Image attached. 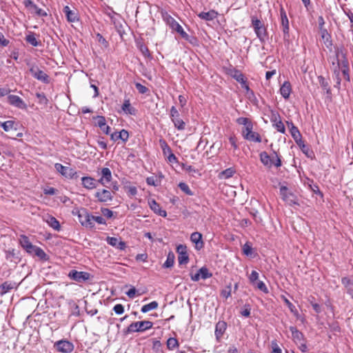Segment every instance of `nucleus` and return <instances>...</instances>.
I'll return each instance as SVG.
<instances>
[{
  "label": "nucleus",
  "instance_id": "f257e3e1",
  "mask_svg": "<svg viewBox=\"0 0 353 353\" xmlns=\"http://www.w3.org/2000/svg\"><path fill=\"white\" fill-rule=\"evenodd\" d=\"M20 245L30 254H34L40 259L47 260V254L39 247L32 245L30 241L28 236L25 234H21L19 239Z\"/></svg>",
  "mask_w": 353,
  "mask_h": 353
},
{
  "label": "nucleus",
  "instance_id": "f03ea898",
  "mask_svg": "<svg viewBox=\"0 0 353 353\" xmlns=\"http://www.w3.org/2000/svg\"><path fill=\"white\" fill-rule=\"evenodd\" d=\"M161 16L163 21L169 27L179 33L183 39L192 43L190 35L184 31L182 26L166 11L161 12Z\"/></svg>",
  "mask_w": 353,
  "mask_h": 353
},
{
  "label": "nucleus",
  "instance_id": "7ed1b4c3",
  "mask_svg": "<svg viewBox=\"0 0 353 353\" xmlns=\"http://www.w3.org/2000/svg\"><path fill=\"white\" fill-rule=\"evenodd\" d=\"M153 323L150 321L133 322L123 330V334L128 335L134 332H143L152 328Z\"/></svg>",
  "mask_w": 353,
  "mask_h": 353
},
{
  "label": "nucleus",
  "instance_id": "20e7f679",
  "mask_svg": "<svg viewBox=\"0 0 353 353\" xmlns=\"http://www.w3.org/2000/svg\"><path fill=\"white\" fill-rule=\"evenodd\" d=\"M279 193L283 201L290 205H299L296 195L289 191L287 186L281 185L279 188Z\"/></svg>",
  "mask_w": 353,
  "mask_h": 353
},
{
  "label": "nucleus",
  "instance_id": "39448f33",
  "mask_svg": "<svg viewBox=\"0 0 353 353\" xmlns=\"http://www.w3.org/2000/svg\"><path fill=\"white\" fill-rule=\"evenodd\" d=\"M170 118L175 128L179 131L185 130V123L181 119L180 113L175 106H172L170 110Z\"/></svg>",
  "mask_w": 353,
  "mask_h": 353
},
{
  "label": "nucleus",
  "instance_id": "423d86ee",
  "mask_svg": "<svg viewBox=\"0 0 353 353\" xmlns=\"http://www.w3.org/2000/svg\"><path fill=\"white\" fill-rule=\"evenodd\" d=\"M29 71L31 75L37 80L40 81L46 84L50 83L49 76L46 72L40 70L37 65H31Z\"/></svg>",
  "mask_w": 353,
  "mask_h": 353
},
{
  "label": "nucleus",
  "instance_id": "0eeeda50",
  "mask_svg": "<svg viewBox=\"0 0 353 353\" xmlns=\"http://www.w3.org/2000/svg\"><path fill=\"white\" fill-rule=\"evenodd\" d=\"M68 276L77 283H84L90 279L91 274L87 272L72 270L69 272Z\"/></svg>",
  "mask_w": 353,
  "mask_h": 353
},
{
  "label": "nucleus",
  "instance_id": "6e6552de",
  "mask_svg": "<svg viewBox=\"0 0 353 353\" xmlns=\"http://www.w3.org/2000/svg\"><path fill=\"white\" fill-rule=\"evenodd\" d=\"M78 216L79 222L83 226L89 228L94 227L93 215L89 213L86 209H82L81 212L79 213Z\"/></svg>",
  "mask_w": 353,
  "mask_h": 353
},
{
  "label": "nucleus",
  "instance_id": "1a4fd4ad",
  "mask_svg": "<svg viewBox=\"0 0 353 353\" xmlns=\"http://www.w3.org/2000/svg\"><path fill=\"white\" fill-rule=\"evenodd\" d=\"M54 168L59 173L67 179H74L77 174V172L74 169L64 166L59 163L54 164Z\"/></svg>",
  "mask_w": 353,
  "mask_h": 353
},
{
  "label": "nucleus",
  "instance_id": "9d476101",
  "mask_svg": "<svg viewBox=\"0 0 353 353\" xmlns=\"http://www.w3.org/2000/svg\"><path fill=\"white\" fill-rule=\"evenodd\" d=\"M280 16H281V25L282 31L283 33V37L285 39H289L290 37V27L289 20L287 17L286 12L283 7L280 8Z\"/></svg>",
  "mask_w": 353,
  "mask_h": 353
},
{
  "label": "nucleus",
  "instance_id": "9b49d317",
  "mask_svg": "<svg viewBox=\"0 0 353 353\" xmlns=\"http://www.w3.org/2000/svg\"><path fill=\"white\" fill-rule=\"evenodd\" d=\"M94 197L99 203H108L112 201L114 196L110 190L99 189L94 193Z\"/></svg>",
  "mask_w": 353,
  "mask_h": 353
},
{
  "label": "nucleus",
  "instance_id": "f8f14e48",
  "mask_svg": "<svg viewBox=\"0 0 353 353\" xmlns=\"http://www.w3.org/2000/svg\"><path fill=\"white\" fill-rule=\"evenodd\" d=\"M270 121L278 132L282 134L285 133V125L281 119L280 114L276 111L271 110Z\"/></svg>",
  "mask_w": 353,
  "mask_h": 353
},
{
  "label": "nucleus",
  "instance_id": "ddd939ff",
  "mask_svg": "<svg viewBox=\"0 0 353 353\" xmlns=\"http://www.w3.org/2000/svg\"><path fill=\"white\" fill-rule=\"evenodd\" d=\"M178 253V262L181 265H186L189 262V255L187 250V246L183 244H179L176 247Z\"/></svg>",
  "mask_w": 353,
  "mask_h": 353
},
{
  "label": "nucleus",
  "instance_id": "4468645a",
  "mask_svg": "<svg viewBox=\"0 0 353 353\" xmlns=\"http://www.w3.org/2000/svg\"><path fill=\"white\" fill-rule=\"evenodd\" d=\"M55 347L59 352L62 353H70L74 350L73 343L66 340L57 341L55 343Z\"/></svg>",
  "mask_w": 353,
  "mask_h": 353
},
{
  "label": "nucleus",
  "instance_id": "2eb2a0df",
  "mask_svg": "<svg viewBox=\"0 0 353 353\" xmlns=\"http://www.w3.org/2000/svg\"><path fill=\"white\" fill-rule=\"evenodd\" d=\"M112 179V172L108 168H103L101 170V177L98 179L99 184L104 187H107V184L109 183Z\"/></svg>",
  "mask_w": 353,
  "mask_h": 353
},
{
  "label": "nucleus",
  "instance_id": "dca6fc26",
  "mask_svg": "<svg viewBox=\"0 0 353 353\" xmlns=\"http://www.w3.org/2000/svg\"><path fill=\"white\" fill-rule=\"evenodd\" d=\"M190 241L194 244V248L199 251L204 247L203 236L199 232H194L190 235Z\"/></svg>",
  "mask_w": 353,
  "mask_h": 353
},
{
  "label": "nucleus",
  "instance_id": "f3484780",
  "mask_svg": "<svg viewBox=\"0 0 353 353\" xmlns=\"http://www.w3.org/2000/svg\"><path fill=\"white\" fill-rule=\"evenodd\" d=\"M8 103L16 108L19 109H26L27 108V105L23 101L21 98H20L17 95L10 94L8 97Z\"/></svg>",
  "mask_w": 353,
  "mask_h": 353
},
{
  "label": "nucleus",
  "instance_id": "a211bd4d",
  "mask_svg": "<svg viewBox=\"0 0 353 353\" xmlns=\"http://www.w3.org/2000/svg\"><path fill=\"white\" fill-rule=\"evenodd\" d=\"M148 205H149L150 209L157 215L162 216V217L167 216L166 211L163 210L161 208L160 205L154 199L149 200Z\"/></svg>",
  "mask_w": 353,
  "mask_h": 353
},
{
  "label": "nucleus",
  "instance_id": "6ab92c4d",
  "mask_svg": "<svg viewBox=\"0 0 353 353\" xmlns=\"http://www.w3.org/2000/svg\"><path fill=\"white\" fill-rule=\"evenodd\" d=\"M106 242L112 247L120 250H124L126 248V243L117 237L108 236Z\"/></svg>",
  "mask_w": 353,
  "mask_h": 353
},
{
  "label": "nucleus",
  "instance_id": "aec40b11",
  "mask_svg": "<svg viewBox=\"0 0 353 353\" xmlns=\"http://www.w3.org/2000/svg\"><path fill=\"white\" fill-rule=\"evenodd\" d=\"M81 183L84 188L87 190H93L97 187L98 180L91 176H83L81 178Z\"/></svg>",
  "mask_w": 353,
  "mask_h": 353
},
{
  "label": "nucleus",
  "instance_id": "412c9836",
  "mask_svg": "<svg viewBox=\"0 0 353 353\" xmlns=\"http://www.w3.org/2000/svg\"><path fill=\"white\" fill-rule=\"evenodd\" d=\"M63 12L65 13L68 21L74 23L79 21V18L78 13L74 10H70L68 6H65L63 8Z\"/></svg>",
  "mask_w": 353,
  "mask_h": 353
},
{
  "label": "nucleus",
  "instance_id": "4be33fe9",
  "mask_svg": "<svg viewBox=\"0 0 353 353\" xmlns=\"http://www.w3.org/2000/svg\"><path fill=\"white\" fill-rule=\"evenodd\" d=\"M279 92L285 99H289L292 92V85L289 81H285L283 82L280 88Z\"/></svg>",
  "mask_w": 353,
  "mask_h": 353
},
{
  "label": "nucleus",
  "instance_id": "5701e85b",
  "mask_svg": "<svg viewBox=\"0 0 353 353\" xmlns=\"http://www.w3.org/2000/svg\"><path fill=\"white\" fill-rule=\"evenodd\" d=\"M111 139L114 141H117L119 139L122 140L123 142H126L129 138V133L126 130H121L119 132H115L110 134Z\"/></svg>",
  "mask_w": 353,
  "mask_h": 353
},
{
  "label": "nucleus",
  "instance_id": "b1692460",
  "mask_svg": "<svg viewBox=\"0 0 353 353\" xmlns=\"http://www.w3.org/2000/svg\"><path fill=\"white\" fill-rule=\"evenodd\" d=\"M136 46L141 52L143 57L148 58L150 60L152 59V56L151 55L148 48L143 43L141 40L136 41Z\"/></svg>",
  "mask_w": 353,
  "mask_h": 353
},
{
  "label": "nucleus",
  "instance_id": "393cba45",
  "mask_svg": "<svg viewBox=\"0 0 353 353\" xmlns=\"http://www.w3.org/2000/svg\"><path fill=\"white\" fill-rule=\"evenodd\" d=\"M45 221L50 228H52L54 230L60 231L61 225L59 221L54 216L48 214L45 219Z\"/></svg>",
  "mask_w": 353,
  "mask_h": 353
},
{
  "label": "nucleus",
  "instance_id": "a878e982",
  "mask_svg": "<svg viewBox=\"0 0 353 353\" xmlns=\"http://www.w3.org/2000/svg\"><path fill=\"white\" fill-rule=\"evenodd\" d=\"M97 125L100 128V129L105 134H110V128L109 125L106 124L105 119L103 116H97Z\"/></svg>",
  "mask_w": 353,
  "mask_h": 353
},
{
  "label": "nucleus",
  "instance_id": "bb28decb",
  "mask_svg": "<svg viewBox=\"0 0 353 353\" xmlns=\"http://www.w3.org/2000/svg\"><path fill=\"white\" fill-rule=\"evenodd\" d=\"M121 109L126 114L134 115L136 114V109L131 105L129 98H125Z\"/></svg>",
  "mask_w": 353,
  "mask_h": 353
},
{
  "label": "nucleus",
  "instance_id": "cd10ccee",
  "mask_svg": "<svg viewBox=\"0 0 353 353\" xmlns=\"http://www.w3.org/2000/svg\"><path fill=\"white\" fill-rule=\"evenodd\" d=\"M228 74L239 83H241L245 79L243 74L239 70L234 68L229 69Z\"/></svg>",
  "mask_w": 353,
  "mask_h": 353
},
{
  "label": "nucleus",
  "instance_id": "c85d7f7f",
  "mask_svg": "<svg viewBox=\"0 0 353 353\" xmlns=\"http://www.w3.org/2000/svg\"><path fill=\"white\" fill-rule=\"evenodd\" d=\"M218 16V12L214 10H210L208 12H201L198 14V17L205 21H212Z\"/></svg>",
  "mask_w": 353,
  "mask_h": 353
},
{
  "label": "nucleus",
  "instance_id": "c756f323",
  "mask_svg": "<svg viewBox=\"0 0 353 353\" xmlns=\"http://www.w3.org/2000/svg\"><path fill=\"white\" fill-rule=\"evenodd\" d=\"M290 133L296 143L299 147H301V143H303V141L301 140V134L297 127L294 126L292 123H291L290 128Z\"/></svg>",
  "mask_w": 353,
  "mask_h": 353
},
{
  "label": "nucleus",
  "instance_id": "7c9ffc66",
  "mask_svg": "<svg viewBox=\"0 0 353 353\" xmlns=\"http://www.w3.org/2000/svg\"><path fill=\"white\" fill-rule=\"evenodd\" d=\"M242 252L244 255L250 258H254L256 255V253L252 248V243L248 241L242 246Z\"/></svg>",
  "mask_w": 353,
  "mask_h": 353
},
{
  "label": "nucleus",
  "instance_id": "2f4dec72",
  "mask_svg": "<svg viewBox=\"0 0 353 353\" xmlns=\"http://www.w3.org/2000/svg\"><path fill=\"white\" fill-rule=\"evenodd\" d=\"M289 329L295 342H301L305 340L303 334L300 332L296 327L290 326Z\"/></svg>",
  "mask_w": 353,
  "mask_h": 353
},
{
  "label": "nucleus",
  "instance_id": "473e14b6",
  "mask_svg": "<svg viewBox=\"0 0 353 353\" xmlns=\"http://www.w3.org/2000/svg\"><path fill=\"white\" fill-rule=\"evenodd\" d=\"M15 288V283L10 281H6L0 285V296H3L10 290Z\"/></svg>",
  "mask_w": 353,
  "mask_h": 353
},
{
  "label": "nucleus",
  "instance_id": "72a5a7b5",
  "mask_svg": "<svg viewBox=\"0 0 353 353\" xmlns=\"http://www.w3.org/2000/svg\"><path fill=\"white\" fill-rule=\"evenodd\" d=\"M261 163L266 167L271 168L273 165V160L266 152H261L259 154Z\"/></svg>",
  "mask_w": 353,
  "mask_h": 353
},
{
  "label": "nucleus",
  "instance_id": "f704fd0d",
  "mask_svg": "<svg viewBox=\"0 0 353 353\" xmlns=\"http://www.w3.org/2000/svg\"><path fill=\"white\" fill-rule=\"evenodd\" d=\"M254 32L261 43H265L267 38V30L264 25L260 26L259 29L254 30Z\"/></svg>",
  "mask_w": 353,
  "mask_h": 353
},
{
  "label": "nucleus",
  "instance_id": "c9c22d12",
  "mask_svg": "<svg viewBox=\"0 0 353 353\" xmlns=\"http://www.w3.org/2000/svg\"><path fill=\"white\" fill-rule=\"evenodd\" d=\"M175 256L174 254L170 251L168 252L167 255V258L164 263L163 264V268H170L174 265V263Z\"/></svg>",
  "mask_w": 353,
  "mask_h": 353
},
{
  "label": "nucleus",
  "instance_id": "e433bc0d",
  "mask_svg": "<svg viewBox=\"0 0 353 353\" xmlns=\"http://www.w3.org/2000/svg\"><path fill=\"white\" fill-rule=\"evenodd\" d=\"M226 330V323L225 322H219L215 327V336L217 339L221 337Z\"/></svg>",
  "mask_w": 353,
  "mask_h": 353
},
{
  "label": "nucleus",
  "instance_id": "4c0bfd02",
  "mask_svg": "<svg viewBox=\"0 0 353 353\" xmlns=\"http://www.w3.org/2000/svg\"><path fill=\"white\" fill-rule=\"evenodd\" d=\"M320 32L321 38L323 40L326 47L329 48L330 46H332L331 35L328 33L327 30L325 29L320 30Z\"/></svg>",
  "mask_w": 353,
  "mask_h": 353
},
{
  "label": "nucleus",
  "instance_id": "58836bf2",
  "mask_svg": "<svg viewBox=\"0 0 353 353\" xmlns=\"http://www.w3.org/2000/svg\"><path fill=\"white\" fill-rule=\"evenodd\" d=\"M26 41L34 47H37L40 45V42L37 41L35 34L33 32H30L26 35Z\"/></svg>",
  "mask_w": 353,
  "mask_h": 353
},
{
  "label": "nucleus",
  "instance_id": "ea45409f",
  "mask_svg": "<svg viewBox=\"0 0 353 353\" xmlns=\"http://www.w3.org/2000/svg\"><path fill=\"white\" fill-rule=\"evenodd\" d=\"M159 304L156 301H152L148 304H145L141 307V311L143 313H146L150 310H155L157 308Z\"/></svg>",
  "mask_w": 353,
  "mask_h": 353
},
{
  "label": "nucleus",
  "instance_id": "a19ab883",
  "mask_svg": "<svg viewBox=\"0 0 353 353\" xmlns=\"http://www.w3.org/2000/svg\"><path fill=\"white\" fill-rule=\"evenodd\" d=\"M159 144H160V146L162 150L163 155H167V154L172 152L170 147L168 145L167 142L163 139H159Z\"/></svg>",
  "mask_w": 353,
  "mask_h": 353
},
{
  "label": "nucleus",
  "instance_id": "79ce46f5",
  "mask_svg": "<svg viewBox=\"0 0 353 353\" xmlns=\"http://www.w3.org/2000/svg\"><path fill=\"white\" fill-rule=\"evenodd\" d=\"M336 65L333 68V73L334 76H340L341 72V68L340 66L339 49L336 50Z\"/></svg>",
  "mask_w": 353,
  "mask_h": 353
},
{
  "label": "nucleus",
  "instance_id": "37998d69",
  "mask_svg": "<svg viewBox=\"0 0 353 353\" xmlns=\"http://www.w3.org/2000/svg\"><path fill=\"white\" fill-rule=\"evenodd\" d=\"M245 139L256 143L261 142V137L259 134L253 131L248 137H246Z\"/></svg>",
  "mask_w": 353,
  "mask_h": 353
},
{
  "label": "nucleus",
  "instance_id": "c03bdc74",
  "mask_svg": "<svg viewBox=\"0 0 353 353\" xmlns=\"http://www.w3.org/2000/svg\"><path fill=\"white\" fill-rule=\"evenodd\" d=\"M319 81L321 88L326 91V93L330 94L331 90L327 81H326L323 77L320 76L319 77Z\"/></svg>",
  "mask_w": 353,
  "mask_h": 353
},
{
  "label": "nucleus",
  "instance_id": "a18cd8bd",
  "mask_svg": "<svg viewBox=\"0 0 353 353\" xmlns=\"http://www.w3.org/2000/svg\"><path fill=\"white\" fill-rule=\"evenodd\" d=\"M199 272L200 274L201 279L205 280L212 277V274L210 273L208 269L206 267H202L199 270Z\"/></svg>",
  "mask_w": 353,
  "mask_h": 353
},
{
  "label": "nucleus",
  "instance_id": "49530a36",
  "mask_svg": "<svg viewBox=\"0 0 353 353\" xmlns=\"http://www.w3.org/2000/svg\"><path fill=\"white\" fill-rule=\"evenodd\" d=\"M14 122L13 121H6L4 122H0V126L6 132H9L14 128Z\"/></svg>",
  "mask_w": 353,
  "mask_h": 353
},
{
  "label": "nucleus",
  "instance_id": "de8ad7c7",
  "mask_svg": "<svg viewBox=\"0 0 353 353\" xmlns=\"http://www.w3.org/2000/svg\"><path fill=\"white\" fill-rule=\"evenodd\" d=\"M341 54L343 59L340 61V66L341 70L349 69V62L346 57V54L343 53L342 50H339V54Z\"/></svg>",
  "mask_w": 353,
  "mask_h": 353
},
{
  "label": "nucleus",
  "instance_id": "09e8293b",
  "mask_svg": "<svg viewBox=\"0 0 353 353\" xmlns=\"http://www.w3.org/2000/svg\"><path fill=\"white\" fill-rule=\"evenodd\" d=\"M179 188L181 191L185 193L188 196H192L194 194L193 192L190 190V187L188 184L184 182H180L178 185Z\"/></svg>",
  "mask_w": 353,
  "mask_h": 353
},
{
  "label": "nucleus",
  "instance_id": "8fccbe9b",
  "mask_svg": "<svg viewBox=\"0 0 353 353\" xmlns=\"http://www.w3.org/2000/svg\"><path fill=\"white\" fill-rule=\"evenodd\" d=\"M179 346V343L176 339L170 337L167 341V347L169 350H173Z\"/></svg>",
  "mask_w": 353,
  "mask_h": 353
},
{
  "label": "nucleus",
  "instance_id": "3c124183",
  "mask_svg": "<svg viewBox=\"0 0 353 353\" xmlns=\"http://www.w3.org/2000/svg\"><path fill=\"white\" fill-rule=\"evenodd\" d=\"M234 173H235V171L234 170V169L232 168H227L225 170L222 171L221 172V175L224 179H229V178L232 177Z\"/></svg>",
  "mask_w": 353,
  "mask_h": 353
},
{
  "label": "nucleus",
  "instance_id": "603ef678",
  "mask_svg": "<svg viewBox=\"0 0 353 353\" xmlns=\"http://www.w3.org/2000/svg\"><path fill=\"white\" fill-rule=\"evenodd\" d=\"M239 83L241 84V88H243L250 96L254 97V92L250 88L248 84L247 83L246 79H245Z\"/></svg>",
  "mask_w": 353,
  "mask_h": 353
},
{
  "label": "nucleus",
  "instance_id": "864d4df0",
  "mask_svg": "<svg viewBox=\"0 0 353 353\" xmlns=\"http://www.w3.org/2000/svg\"><path fill=\"white\" fill-rule=\"evenodd\" d=\"M252 129H253L252 123H250L248 125L245 126L244 130L242 131V135L244 139L246 137H248L252 132Z\"/></svg>",
  "mask_w": 353,
  "mask_h": 353
},
{
  "label": "nucleus",
  "instance_id": "5fc2aeb1",
  "mask_svg": "<svg viewBox=\"0 0 353 353\" xmlns=\"http://www.w3.org/2000/svg\"><path fill=\"white\" fill-rule=\"evenodd\" d=\"M272 351L271 353H282L281 348L279 346L276 341H272L271 342Z\"/></svg>",
  "mask_w": 353,
  "mask_h": 353
},
{
  "label": "nucleus",
  "instance_id": "6e6d98bb",
  "mask_svg": "<svg viewBox=\"0 0 353 353\" xmlns=\"http://www.w3.org/2000/svg\"><path fill=\"white\" fill-rule=\"evenodd\" d=\"M146 183L148 185H152L157 187L159 185L160 181L157 182L155 176H148L146 178Z\"/></svg>",
  "mask_w": 353,
  "mask_h": 353
},
{
  "label": "nucleus",
  "instance_id": "4d7b16f0",
  "mask_svg": "<svg viewBox=\"0 0 353 353\" xmlns=\"http://www.w3.org/2000/svg\"><path fill=\"white\" fill-rule=\"evenodd\" d=\"M113 311L117 314L121 315V314H123V312H124V306L121 303L116 304L113 307Z\"/></svg>",
  "mask_w": 353,
  "mask_h": 353
},
{
  "label": "nucleus",
  "instance_id": "13d9d810",
  "mask_svg": "<svg viewBox=\"0 0 353 353\" xmlns=\"http://www.w3.org/2000/svg\"><path fill=\"white\" fill-rule=\"evenodd\" d=\"M252 25L254 28V30L256 29H259L260 26H263L261 21L255 17H252Z\"/></svg>",
  "mask_w": 353,
  "mask_h": 353
},
{
  "label": "nucleus",
  "instance_id": "bf43d9fd",
  "mask_svg": "<svg viewBox=\"0 0 353 353\" xmlns=\"http://www.w3.org/2000/svg\"><path fill=\"white\" fill-rule=\"evenodd\" d=\"M251 312V306L250 304H245L244 309L241 311V314L245 317H249Z\"/></svg>",
  "mask_w": 353,
  "mask_h": 353
},
{
  "label": "nucleus",
  "instance_id": "052dcab7",
  "mask_svg": "<svg viewBox=\"0 0 353 353\" xmlns=\"http://www.w3.org/2000/svg\"><path fill=\"white\" fill-rule=\"evenodd\" d=\"M135 87L140 94H145L148 88L140 83H135Z\"/></svg>",
  "mask_w": 353,
  "mask_h": 353
},
{
  "label": "nucleus",
  "instance_id": "680f3d73",
  "mask_svg": "<svg viewBox=\"0 0 353 353\" xmlns=\"http://www.w3.org/2000/svg\"><path fill=\"white\" fill-rule=\"evenodd\" d=\"M236 123L239 125H243L244 126L248 125L249 123H252V121L246 117H239L236 119Z\"/></svg>",
  "mask_w": 353,
  "mask_h": 353
},
{
  "label": "nucleus",
  "instance_id": "e2e57ef3",
  "mask_svg": "<svg viewBox=\"0 0 353 353\" xmlns=\"http://www.w3.org/2000/svg\"><path fill=\"white\" fill-rule=\"evenodd\" d=\"M256 287L259 290L262 291L264 293H268V289L263 281H259L256 283Z\"/></svg>",
  "mask_w": 353,
  "mask_h": 353
},
{
  "label": "nucleus",
  "instance_id": "0e129e2a",
  "mask_svg": "<svg viewBox=\"0 0 353 353\" xmlns=\"http://www.w3.org/2000/svg\"><path fill=\"white\" fill-rule=\"evenodd\" d=\"M101 211L103 215L108 219L113 216V212L108 208H101Z\"/></svg>",
  "mask_w": 353,
  "mask_h": 353
},
{
  "label": "nucleus",
  "instance_id": "69168bd1",
  "mask_svg": "<svg viewBox=\"0 0 353 353\" xmlns=\"http://www.w3.org/2000/svg\"><path fill=\"white\" fill-rule=\"evenodd\" d=\"M341 283L345 287L347 288L349 285H353V280L350 278L345 276L341 279Z\"/></svg>",
  "mask_w": 353,
  "mask_h": 353
},
{
  "label": "nucleus",
  "instance_id": "338daca9",
  "mask_svg": "<svg viewBox=\"0 0 353 353\" xmlns=\"http://www.w3.org/2000/svg\"><path fill=\"white\" fill-rule=\"evenodd\" d=\"M258 279H259V273L255 270H252L249 276L250 281L252 283H254L255 281H256L258 280Z\"/></svg>",
  "mask_w": 353,
  "mask_h": 353
},
{
  "label": "nucleus",
  "instance_id": "774afa93",
  "mask_svg": "<svg viewBox=\"0 0 353 353\" xmlns=\"http://www.w3.org/2000/svg\"><path fill=\"white\" fill-rule=\"evenodd\" d=\"M57 190L52 187H47L43 189V193L46 195H54L57 192Z\"/></svg>",
  "mask_w": 353,
  "mask_h": 353
}]
</instances>
